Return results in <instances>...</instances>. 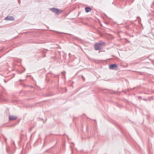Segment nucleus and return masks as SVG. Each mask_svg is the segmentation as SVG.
Wrapping results in <instances>:
<instances>
[{
  "label": "nucleus",
  "instance_id": "5",
  "mask_svg": "<svg viewBox=\"0 0 154 154\" xmlns=\"http://www.w3.org/2000/svg\"><path fill=\"white\" fill-rule=\"evenodd\" d=\"M17 117L15 116L10 115L9 116V119L10 121H12L16 120Z\"/></svg>",
  "mask_w": 154,
  "mask_h": 154
},
{
  "label": "nucleus",
  "instance_id": "3",
  "mask_svg": "<svg viewBox=\"0 0 154 154\" xmlns=\"http://www.w3.org/2000/svg\"><path fill=\"white\" fill-rule=\"evenodd\" d=\"M117 67V65L116 64H111L109 66V68L111 69H114Z\"/></svg>",
  "mask_w": 154,
  "mask_h": 154
},
{
  "label": "nucleus",
  "instance_id": "2",
  "mask_svg": "<svg viewBox=\"0 0 154 154\" xmlns=\"http://www.w3.org/2000/svg\"><path fill=\"white\" fill-rule=\"evenodd\" d=\"M94 49L95 50H98L101 49V46L98 43L96 44L94 46Z\"/></svg>",
  "mask_w": 154,
  "mask_h": 154
},
{
  "label": "nucleus",
  "instance_id": "1",
  "mask_svg": "<svg viewBox=\"0 0 154 154\" xmlns=\"http://www.w3.org/2000/svg\"><path fill=\"white\" fill-rule=\"evenodd\" d=\"M51 10L56 14H60L62 11L61 10H59L54 8H51Z\"/></svg>",
  "mask_w": 154,
  "mask_h": 154
},
{
  "label": "nucleus",
  "instance_id": "7",
  "mask_svg": "<svg viewBox=\"0 0 154 154\" xmlns=\"http://www.w3.org/2000/svg\"><path fill=\"white\" fill-rule=\"evenodd\" d=\"M98 44L100 45V46L101 47L102 46L104 45L105 43L103 42H100L99 43H98Z\"/></svg>",
  "mask_w": 154,
  "mask_h": 154
},
{
  "label": "nucleus",
  "instance_id": "6",
  "mask_svg": "<svg viewBox=\"0 0 154 154\" xmlns=\"http://www.w3.org/2000/svg\"><path fill=\"white\" fill-rule=\"evenodd\" d=\"M85 9L86 12H89L91 10V9L90 7H86L85 8Z\"/></svg>",
  "mask_w": 154,
  "mask_h": 154
},
{
  "label": "nucleus",
  "instance_id": "4",
  "mask_svg": "<svg viewBox=\"0 0 154 154\" xmlns=\"http://www.w3.org/2000/svg\"><path fill=\"white\" fill-rule=\"evenodd\" d=\"M5 20H14V18L11 16H8L6 17Z\"/></svg>",
  "mask_w": 154,
  "mask_h": 154
},
{
  "label": "nucleus",
  "instance_id": "8",
  "mask_svg": "<svg viewBox=\"0 0 154 154\" xmlns=\"http://www.w3.org/2000/svg\"><path fill=\"white\" fill-rule=\"evenodd\" d=\"M65 72H62V74L63 75H64L65 74Z\"/></svg>",
  "mask_w": 154,
  "mask_h": 154
}]
</instances>
